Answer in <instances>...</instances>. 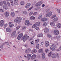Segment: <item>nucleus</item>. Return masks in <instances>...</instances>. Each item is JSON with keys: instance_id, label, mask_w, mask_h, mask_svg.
<instances>
[{"instance_id": "obj_1", "label": "nucleus", "mask_w": 61, "mask_h": 61, "mask_svg": "<svg viewBox=\"0 0 61 61\" xmlns=\"http://www.w3.org/2000/svg\"><path fill=\"white\" fill-rule=\"evenodd\" d=\"M22 20V18L20 17H17L15 20L14 22L17 23L19 24L21 22V20Z\"/></svg>"}, {"instance_id": "obj_2", "label": "nucleus", "mask_w": 61, "mask_h": 61, "mask_svg": "<svg viewBox=\"0 0 61 61\" xmlns=\"http://www.w3.org/2000/svg\"><path fill=\"white\" fill-rule=\"evenodd\" d=\"M27 36V35L26 34H25L23 36V37L21 38V40H23V39L24 38L23 40L24 42H25V41H26L27 39H28V38H29V36Z\"/></svg>"}, {"instance_id": "obj_3", "label": "nucleus", "mask_w": 61, "mask_h": 61, "mask_svg": "<svg viewBox=\"0 0 61 61\" xmlns=\"http://www.w3.org/2000/svg\"><path fill=\"white\" fill-rule=\"evenodd\" d=\"M56 48V46L55 44H52L51 45V47H50V49H51L53 51H54L56 50L55 48Z\"/></svg>"}, {"instance_id": "obj_4", "label": "nucleus", "mask_w": 61, "mask_h": 61, "mask_svg": "<svg viewBox=\"0 0 61 61\" xmlns=\"http://www.w3.org/2000/svg\"><path fill=\"white\" fill-rule=\"evenodd\" d=\"M52 12H50L47 13L46 15V16L47 17H49L52 15Z\"/></svg>"}, {"instance_id": "obj_5", "label": "nucleus", "mask_w": 61, "mask_h": 61, "mask_svg": "<svg viewBox=\"0 0 61 61\" xmlns=\"http://www.w3.org/2000/svg\"><path fill=\"white\" fill-rule=\"evenodd\" d=\"M42 2L41 1H40L38 2L36 4V6L37 7L38 6H40L42 4Z\"/></svg>"}, {"instance_id": "obj_6", "label": "nucleus", "mask_w": 61, "mask_h": 61, "mask_svg": "<svg viewBox=\"0 0 61 61\" xmlns=\"http://www.w3.org/2000/svg\"><path fill=\"white\" fill-rule=\"evenodd\" d=\"M25 24L27 25H32V24H30V22L28 20H26L25 21Z\"/></svg>"}, {"instance_id": "obj_7", "label": "nucleus", "mask_w": 61, "mask_h": 61, "mask_svg": "<svg viewBox=\"0 0 61 61\" xmlns=\"http://www.w3.org/2000/svg\"><path fill=\"white\" fill-rule=\"evenodd\" d=\"M53 33L55 35H57L59 34V31L57 30H55Z\"/></svg>"}, {"instance_id": "obj_8", "label": "nucleus", "mask_w": 61, "mask_h": 61, "mask_svg": "<svg viewBox=\"0 0 61 61\" xmlns=\"http://www.w3.org/2000/svg\"><path fill=\"white\" fill-rule=\"evenodd\" d=\"M31 48H29L28 49H27V50H26L25 51V53L26 54L27 53H28L30 52V51H31Z\"/></svg>"}, {"instance_id": "obj_9", "label": "nucleus", "mask_w": 61, "mask_h": 61, "mask_svg": "<svg viewBox=\"0 0 61 61\" xmlns=\"http://www.w3.org/2000/svg\"><path fill=\"white\" fill-rule=\"evenodd\" d=\"M44 31L45 33H48L49 31L48 29L47 28H46L44 29Z\"/></svg>"}, {"instance_id": "obj_10", "label": "nucleus", "mask_w": 61, "mask_h": 61, "mask_svg": "<svg viewBox=\"0 0 61 61\" xmlns=\"http://www.w3.org/2000/svg\"><path fill=\"white\" fill-rule=\"evenodd\" d=\"M14 5H17L18 4V0H14Z\"/></svg>"}, {"instance_id": "obj_11", "label": "nucleus", "mask_w": 61, "mask_h": 61, "mask_svg": "<svg viewBox=\"0 0 61 61\" xmlns=\"http://www.w3.org/2000/svg\"><path fill=\"white\" fill-rule=\"evenodd\" d=\"M4 23H5V22L3 20H1L0 21V25L1 26H2L4 25Z\"/></svg>"}, {"instance_id": "obj_12", "label": "nucleus", "mask_w": 61, "mask_h": 61, "mask_svg": "<svg viewBox=\"0 0 61 61\" xmlns=\"http://www.w3.org/2000/svg\"><path fill=\"white\" fill-rule=\"evenodd\" d=\"M49 43L48 42V41H46L45 42V46H46L47 47L48 46H49Z\"/></svg>"}, {"instance_id": "obj_13", "label": "nucleus", "mask_w": 61, "mask_h": 61, "mask_svg": "<svg viewBox=\"0 0 61 61\" xmlns=\"http://www.w3.org/2000/svg\"><path fill=\"white\" fill-rule=\"evenodd\" d=\"M30 5V3H28L26 4L25 6V7L26 8H28L29 7Z\"/></svg>"}, {"instance_id": "obj_14", "label": "nucleus", "mask_w": 61, "mask_h": 61, "mask_svg": "<svg viewBox=\"0 0 61 61\" xmlns=\"http://www.w3.org/2000/svg\"><path fill=\"white\" fill-rule=\"evenodd\" d=\"M41 20L43 22H45L46 21H47V18H42L41 19Z\"/></svg>"}, {"instance_id": "obj_15", "label": "nucleus", "mask_w": 61, "mask_h": 61, "mask_svg": "<svg viewBox=\"0 0 61 61\" xmlns=\"http://www.w3.org/2000/svg\"><path fill=\"white\" fill-rule=\"evenodd\" d=\"M5 16H9V13L8 12L6 11L5 13Z\"/></svg>"}, {"instance_id": "obj_16", "label": "nucleus", "mask_w": 61, "mask_h": 61, "mask_svg": "<svg viewBox=\"0 0 61 61\" xmlns=\"http://www.w3.org/2000/svg\"><path fill=\"white\" fill-rule=\"evenodd\" d=\"M36 55H33L31 56V59L33 60L34 59H35V58H36Z\"/></svg>"}, {"instance_id": "obj_17", "label": "nucleus", "mask_w": 61, "mask_h": 61, "mask_svg": "<svg viewBox=\"0 0 61 61\" xmlns=\"http://www.w3.org/2000/svg\"><path fill=\"white\" fill-rule=\"evenodd\" d=\"M36 26H39L40 24V22H37L35 23Z\"/></svg>"}, {"instance_id": "obj_18", "label": "nucleus", "mask_w": 61, "mask_h": 61, "mask_svg": "<svg viewBox=\"0 0 61 61\" xmlns=\"http://www.w3.org/2000/svg\"><path fill=\"white\" fill-rule=\"evenodd\" d=\"M37 52V51L36 49L33 50L32 51V54H34V53H36Z\"/></svg>"}, {"instance_id": "obj_19", "label": "nucleus", "mask_w": 61, "mask_h": 61, "mask_svg": "<svg viewBox=\"0 0 61 61\" xmlns=\"http://www.w3.org/2000/svg\"><path fill=\"white\" fill-rule=\"evenodd\" d=\"M42 56L43 59L45 58V54L44 52H42Z\"/></svg>"}, {"instance_id": "obj_20", "label": "nucleus", "mask_w": 61, "mask_h": 61, "mask_svg": "<svg viewBox=\"0 0 61 61\" xmlns=\"http://www.w3.org/2000/svg\"><path fill=\"white\" fill-rule=\"evenodd\" d=\"M27 58L28 60H29L31 57V55L29 54H28L27 55Z\"/></svg>"}, {"instance_id": "obj_21", "label": "nucleus", "mask_w": 61, "mask_h": 61, "mask_svg": "<svg viewBox=\"0 0 61 61\" xmlns=\"http://www.w3.org/2000/svg\"><path fill=\"white\" fill-rule=\"evenodd\" d=\"M52 58H54L56 57V55L55 54H52L51 56Z\"/></svg>"}, {"instance_id": "obj_22", "label": "nucleus", "mask_w": 61, "mask_h": 61, "mask_svg": "<svg viewBox=\"0 0 61 61\" xmlns=\"http://www.w3.org/2000/svg\"><path fill=\"white\" fill-rule=\"evenodd\" d=\"M43 34H42V33H40V34H38L37 35V37H42L43 36Z\"/></svg>"}, {"instance_id": "obj_23", "label": "nucleus", "mask_w": 61, "mask_h": 61, "mask_svg": "<svg viewBox=\"0 0 61 61\" xmlns=\"http://www.w3.org/2000/svg\"><path fill=\"white\" fill-rule=\"evenodd\" d=\"M3 7V8H4V9H5L6 10L8 9V7L6 5V6H4Z\"/></svg>"}, {"instance_id": "obj_24", "label": "nucleus", "mask_w": 61, "mask_h": 61, "mask_svg": "<svg viewBox=\"0 0 61 61\" xmlns=\"http://www.w3.org/2000/svg\"><path fill=\"white\" fill-rule=\"evenodd\" d=\"M57 26L59 28H60L61 27V25L60 23H58L57 25Z\"/></svg>"}, {"instance_id": "obj_25", "label": "nucleus", "mask_w": 61, "mask_h": 61, "mask_svg": "<svg viewBox=\"0 0 61 61\" xmlns=\"http://www.w3.org/2000/svg\"><path fill=\"white\" fill-rule=\"evenodd\" d=\"M15 33H16V32H15V31H13L11 34V36H13L15 35Z\"/></svg>"}, {"instance_id": "obj_26", "label": "nucleus", "mask_w": 61, "mask_h": 61, "mask_svg": "<svg viewBox=\"0 0 61 61\" xmlns=\"http://www.w3.org/2000/svg\"><path fill=\"white\" fill-rule=\"evenodd\" d=\"M11 15L13 17L15 15V13L14 12H11Z\"/></svg>"}, {"instance_id": "obj_27", "label": "nucleus", "mask_w": 61, "mask_h": 61, "mask_svg": "<svg viewBox=\"0 0 61 61\" xmlns=\"http://www.w3.org/2000/svg\"><path fill=\"white\" fill-rule=\"evenodd\" d=\"M10 31H11V30H10V29L9 28H7L6 29V31H7V32H10Z\"/></svg>"}, {"instance_id": "obj_28", "label": "nucleus", "mask_w": 61, "mask_h": 61, "mask_svg": "<svg viewBox=\"0 0 61 61\" xmlns=\"http://www.w3.org/2000/svg\"><path fill=\"white\" fill-rule=\"evenodd\" d=\"M58 20V18H54V19L53 20V22H55L57 20Z\"/></svg>"}, {"instance_id": "obj_29", "label": "nucleus", "mask_w": 61, "mask_h": 61, "mask_svg": "<svg viewBox=\"0 0 61 61\" xmlns=\"http://www.w3.org/2000/svg\"><path fill=\"white\" fill-rule=\"evenodd\" d=\"M30 19L31 20H34L35 19V17H34L33 16H32L30 17Z\"/></svg>"}, {"instance_id": "obj_30", "label": "nucleus", "mask_w": 61, "mask_h": 61, "mask_svg": "<svg viewBox=\"0 0 61 61\" xmlns=\"http://www.w3.org/2000/svg\"><path fill=\"white\" fill-rule=\"evenodd\" d=\"M20 4L21 5H24L25 4V2L23 1H21L20 3Z\"/></svg>"}, {"instance_id": "obj_31", "label": "nucleus", "mask_w": 61, "mask_h": 61, "mask_svg": "<svg viewBox=\"0 0 61 61\" xmlns=\"http://www.w3.org/2000/svg\"><path fill=\"white\" fill-rule=\"evenodd\" d=\"M10 3L11 5L12 6H13L14 5V4L13 3V2L12 0H10Z\"/></svg>"}, {"instance_id": "obj_32", "label": "nucleus", "mask_w": 61, "mask_h": 61, "mask_svg": "<svg viewBox=\"0 0 61 61\" xmlns=\"http://www.w3.org/2000/svg\"><path fill=\"white\" fill-rule=\"evenodd\" d=\"M43 51V49H40L38 51V53H41V52H42Z\"/></svg>"}, {"instance_id": "obj_33", "label": "nucleus", "mask_w": 61, "mask_h": 61, "mask_svg": "<svg viewBox=\"0 0 61 61\" xmlns=\"http://www.w3.org/2000/svg\"><path fill=\"white\" fill-rule=\"evenodd\" d=\"M2 2H3V3L4 5H7V4H6V2L5 1H4Z\"/></svg>"}, {"instance_id": "obj_34", "label": "nucleus", "mask_w": 61, "mask_h": 61, "mask_svg": "<svg viewBox=\"0 0 61 61\" xmlns=\"http://www.w3.org/2000/svg\"><path fill=\"white\" fill-rule=\"evenodd\" d=\"M56 16V15H54L51 16V19H53V18H55Z\"/></svg>"}, {"instance_id": "obj_35", "label": "nucleus", "mask_w": 61, "mask_h": 61, "mask_svg": "<svg viewBox=\"0 0 61 61\" xmlns=\"http://www.w3.org/2000/svg\"><path fill=\"white\" fill-rule=\"evenodd\" d=\"M52 54V52L51 51L48 54V56L49 57H51V55Z\"/></svg>"}, {"instance_id": "obj_36", "label": "nucleus", "mask_w": 61, "mask_h": 61, "mask_svg": "<svg viewBox=\"0 0 61 61\" xmlns=\"http://www.w3.org/2000/svg\"><path fill=\"white\" fill-rule=\"evenodd\" d=\"M20 37L21 38L23 36V34L22 33H21L19 35Z\"/></svg>"}, {"instance_id": "obj_37", "label": "nucleus", "mask_w": 61, "mask_h": 61, "mask_svg": "<svg viewBox=\"0 0 61 61\" xmlns=\"http://www.w3.org/2000/svg\"><path fill=\"white\" fill-rule=\"evenodd\" d=\"M47 23L46 22H45L43 23V25L44 26H46L47 25Z\"/></svg>"}, {"instance_id": "obj_38", "label": "nucleus", "mask_w": 61, "mask_h": 61, "mask_svg": "<svg viewBox=\"0 0 61 61\" xmlns=\"http://www.w3.org/2000/svg\"><path fill=\"white\" fill-rule=\"evenodd\" d=\"M36 48L37 49H39V44H37L36 45Z\"/></svg>"}, {"instance_id": "obj_39", "label": "nucleus", "mask_w": 61, "mask_h": 61, "mask_svg": "<svg viewBox=\"0 0 61 61\" xmlns=\"http://www.w3.org/2000/svg\"><path fill=\"white\" fill-rule=\"evenodd\" d=\"M34 8V7L32 6L31 7L29 8V9H28V11H29V10H31V9H32V8Z\"/></svg>"}, {"instance_id": "obj_40", "label": "nucleus", "mask_w": 61, "mask_h": 61, "mask_svg": "<svg viewBox=\"0 0 61 61\" xmlns=\"http://www.w3.org/2000/svg\"><path fill=\"white\" fill-rule=\"evenodd\" d=\"M35 41H36V44H37L39 42V39L36 40Z\"/></svg>"}, {"instance_id": "obj_41", "label": "nucleus", "mask_w": 61, "mask_h": 61, "mask_svg": "<svg viewBox=\"0 0 61 61\" xmlns=\"http://www.w3.org/2000/svg\"><path fill=\"white\" fill-rule=\"evenodd\" d=\"M56 10H57V11H58V13H59L60 12V10H59V9H57V8H56Z\"/></svg>"}, {"instance_id": "obj_42", "label": "nucleus", "mask_w": 61, "mask_h": 61, "mask_svg": "<svg viewBox=\"0 0 61 61\" xmlns=\"http://www.w3.org/2000/svg\"><path fill=\"white\" fill-rule=\"evenodd\" d=\"M56 56L57 57H59V55L58 53H56Z\"/></svg>"}, {"instance_id": "obj_43", "label": "nucleus", "mask_w": 61, "mask_h": 61, "mask_svg": "<svg viewBox=\"0 0 61 61\" xmlns=\"http://www.w3.org/2000/svg\"><path fill=\"white\" fill-rule=\"evenodd\" d=\"M13 26H14V25L13 24L10 25V27H13Z\"/></svg>"}, {"instance_id": "obj_44", "label": "nucleus", "mask_w": 61, "mask_h": 61, "mask_svg": "<svg viewBox=\"0 0 61 61\" xmlns=\"http://www.w3.org/2000/svg\"><path fill=\"white\" fill-rule=\"evenodd\" d=\"M33 14V12H31L29 13V15L30 16V15H32Z\"/></svg>"}, {"instance_id": "obj_45", "label": "nucleus", "mask_w": 61, "mask_h": 61, "mask_svg": "<svg viewBox=\"0 0 61 61\" xmlns=\"http://www.w3.org/2000/svg\"><path fill=\"white\" fill-rule=\"evenodd\" d=\"M56 38H57L58 39L60 38V36H56Z\"/></svg>"}, {"instance_id": "obj_46", "label": "nucleus", "mask_w": 61, "mask_h": 61, "mask_svg": "<svg viewBox=\"0 0 61 61\" xmlns=\"http://www.w3.org/2000/svg\"><path fill=\"white\" fill-rule=\"evenodd\" d=\"M42 15H40L39 17L38 18V19H40V18H42Z\"/></svg>"}, {"instance_id": "obj_47", "label": "nucleus", "mask_w": 61, "mask_h": 61, "mask_svg": "<svg viewBox=\"0 0 61 61\" xmlns=\"http://www.w3.org/2000/svg\"><path fill=\"white\" fill-rule=\"evenodd\" d=\"M23 13L25 15H26L27 13V12L26 11H23Z\"/></svg>"}, {"instance_id": "obj_48", "label": "nucleus", "mask_w": 61, "mask_h": 61, "mask_svg": "<svg viewBox=\"0 0 61 61\" xmlns=\"http://www.w3.org/2000/svg\"><path fill=\"white\" fill-rule=\"evenodd\" d=\"M49 50L48 49H46L45 50V52L46 53H47L48 52Z\"/></svg>"}, {"instance_id": "obj_49", "label": "nucleus", "mask_w": 61, "mask_h": 61, "mask_svg": "<svg viewBox=\"0 0 61 61\" xmlns=\"http://www.w3.org/2000/svg\"><path fill=\"white\" fill-rule=\"evenodd\" d=\"M17 39L18 40H20V39H21V38L20 37V36H18L17 37Z\"/></svg>"}, {"instance_id": "obj_50", "label": "nucleus", "mask_w": 61, "mask_h": 61, "mask_svg": "<svg viewBox=\"0 0 61 61\" xmlns=\"http://www.w3.org/2000/svg\"><path fill=\"white\" fill-rule=\"evenodd\" d=\"M35 24H34V25H33V26H32V27L33 28H35V27H36V25Z\"/></svg>"}, {"instance_id": "obj_51", "label": "nucleus", "mask_w": 61, "mask_h": 61, "mask_svg": "<svg viewBox=\"0 0 61 61\" xmlns=\"http://www.w3.org/2000/svg\"><path fill=\"white\" fill-rule=\"evenodd\" d=\"M37 12H35L34 13L33 15H37Z\"/></svg>"}, {"instance_id": "obj_52", "label": "nucleus", "mask_w": 61, "mask_h": 61, "mask_svg": "<svg viewBox=\"0 0 61 61\" xmlns=\"http://www.w3.org/2000/svg\"><path fill=\"white\" fill-rule=\"evenodd\" d=\"M53 24H54V22H52L51 23L50 25H53Z\"/></svg>"}, {"instance_id": "obj_53", "label": "nucleus", "mask_w": 61, "mask_h": 61, "mask_svg": "<svg viewBox=\"0 0 61 61\" xmlns=\"http://www.w3.org/2000/svg\"><path fill=\"white\" fill-rule=\"evenodd\" d=\"M7 3L9 6H10V3H9V2L8 1L7 2Z\"/></svg>"}, {"instance_id": "obj_54", "label": "nucleus", "mask_w": 61, "mask_h": 61, "mask_svg": "<svg viewBox=\"0 0 61 61\" xmlns=\"http://www.w3.org/2000/svg\"><path fill=\"white\" fill-rule=\"evenodd\" d=\"M47 36L48 37H49V38H50V37H51V36L49 34H48Z\"/></svg>"}, {"instance_id": "obj_55", "label": "nucleus", "mask_w": 61, "mask_h": 61, "mask_svg": "<svg viewBox=\"0 0 61 61\" xmlns=\"http://www.w3.org/2000/svg\"><path fill=\"white\" fill-rule=\"evenodd\" d=\"M35 29H36V30H39V27H37L35 28Z\"/></svg>"}, {"instance_id": "obj_56", "label": "nucleus", "mask_w": 61, "mask_h": 61, "mask_svg": "<svg viewBox=\"0 0 61 61\" xmlns=\"http://www.w3.org/2000/svg\"><path fill=\"white\" fill-rule=\"evenodd\" d=\"M0 12H4V10L3 9H0Z\"/></svg>"}, {"instance_id": "obj_57", "label": "nucleus", "mask_w": 61, "mask_h": 61, "mask_svg": "<svg viewBox=\"0 0 61 61\" xmlns=\"http://www.w3.org/2000/svg\"><path fill=\"white\" fill-rule=\"evenodd\" d=\"M20 28V27H17L16 28V29H17V30H18V29H19V28Z\"/></svg>"}, {"instance_id": "obj_58", "label": "nucleus", "mask_w": 61, "mask_h": 61, "mask_svg": "<svg viewBox=\"0 0 61 61\" xmlns=\"http://www.w3.org/2000/svg\"><path fill=\"white\" fill-rule=\"evenodd\" d=\"M43 44H44V43L43 42H41L40 44V46H42L43 45Z\"/></svg>"}, {"instance_id": "obj_59", "label": "nucleus", "mask_w": 61, "mask_h": 61, "mask_svg": "<svg viewBox=\"0 0 61 61\" xmlns=\"http://www.w3.org/2000/svg\"><path fill=\"white\" fill-rule=\"evenodd\" d=\"M36 10H39V8H36V9H35Z\"/></svg>"}, {"instance_id": "obj_60", "label": "nucleus", "mask_w": 61, "mask_h": 61, "mask_svg": "<svg viewBox=\"0 0 61 61\" xmlns=\"http://www.w3.org/2000/svg\"><path fill=\"white\" fill-rule=\"evenodd\" d=\"M3 46L2 45L0 46V48H3Z\"/></svg>"}, {"instance_id": "obj_61", "label": "nucleus", "mask_w": 61, "mask_h": 61, "mask_svg": "<svg viewBox=\"0 0 61 61\" xmlns=\"http://www.w3.org/2000/svg\"><path fill=\"white\" fill-rule=\"evenodd\" d=\"M22 29H25V27H23L22 28Z\"/></svg>"}, {"instance_id": "obj_62", "label": "nucleus", "mask_w": 61, "mask_h": 61, "mask_svg": "<svg viewBox=\"0 0 61 61\" xmlns=\"http://www.w3.org/2000/svg\"><path fill=\"white\" fill-rule=\"evenodd\" d=\"M24 46H25V47H27L28 46V45H27V44H25L24 45Z\"/></svg>"}, {"instance_id": "obj_63", "label": "nucleus", "mask_w": 61, "mask_h": 61, "mask_svg": "<svg viewBox=\"0 0 61 61\" xmlns=\"http://www.w3.org/2000/svg\"><path fill=\"white\" fill-rule=\"evenodd\" d=\"M3 5V2H0V5Z\"/></svg>"}, {"instance_id": "obj_64", "label": "nucleus", "mask_w": 61, "mask_h": 61, "mask_svg": "<svg viewBox=\"0 0 61 61\" xmlns=\"http://www.w3.org/2000/svg\"><path fill=\"white\" fill-rule=\"evenodd\" d=\"M6 26H7V24H6L4 26V28H5V27H6Z\"/></svg>"}]
</instances>
